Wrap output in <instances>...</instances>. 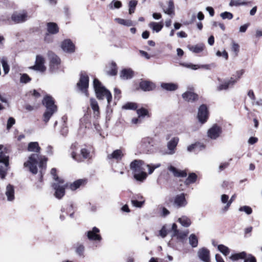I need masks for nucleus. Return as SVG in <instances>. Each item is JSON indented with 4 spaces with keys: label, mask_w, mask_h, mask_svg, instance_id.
I'll use <instances>...</instances> for the list:
<instances>
[{
    "label": "nucleus",
    "mask_w": 262,
    "mask_h": 262,
    "mask_svg": "<svg viewBox=\"0 0 262 262\" xmlns=\"http://www.w3.org/2000/svg\"><path fill=\"white\" fill-rule=\"evenodd\" d=\"M40 147L37 142H32L29 143L28 150L31 152H36V154H32L29 157L28 160L24 163V166L28 167L30 171L33 174L37 173V165L39 166L40 172L41 174L40 181H42L43 170L46 169V162L47 159L44 156L39 155Z\"/></svg>",
    "instance_id": "nucleus-1"
},
{
    "label": "nucleus",
    "mask_w": 262,
    "mask_h": 262,
    "mask_svg": "<svg viewBox=\"0 0 262 262\" xmlns=\"http://www.w3.org/2000/svg\"><path fill=\"white\" fill-rule=\"evenodd\" d=\"M161 166L160 163L156 164H146L141 160H135L130 164V168L134 173V178L138 181L143 182L147 178V174L144 171L145 167L148 168V173L151 174L155 169Z\"/></svg>",
    "instance_id": "nucleus-2"
},
{
    "label": "nucleus",
    "mask_w": 262,
    "mask_h": 262,
    "mask_svg": "<svg viewBox=\"0 0 262 262\" xmlns=\"http://www.w3.org/2000/svg\"><path fill=\"white\" fill-rule=\"evenodd\" d=\"M51 174L53 176L55 182L52 184V187L55 190V196L58 199H61L65 194V189L68 186L67 183L59 178L56 175V169L55 168H52L51 170Z\"/></svg>",
    "instance_id": "nucleus-3"
},
{
    "label": "nucleus",
    "mask_w": 262,
    "mask_h": 262,
    "mask_svg": "<svg viewBox=\"0 0 262 262\" xmlns=\"http://www.w3.org/2000/svg\"><path fill=\"white\" fill-rule=\"evenodd\" d=\"M42 103L46 108V111L43 115V121L46 124L48 122L52 115L57 112V108L54 104L53 98L50 96H46L43 99Z\"/></svg>",
    "instance_id": "nucleus-4"
},
{
    "label": "nucleus",
    "mask_w": 262,
    "mask_h": 262,
    "mask_svg": "<svg viewBox=\"0 0 262 262\" xmlns=\"http://www.w3.org/2000/svg\"><path fill=\"white\" fill-rule=\"evenodd\" d=\"M93 84L97 98L102 100L104 97H106L107 101V106H108L112 98L110 92L103 86L100 81L97 79H94Z\"/></svg>",
    "instance_id": "nucleus-5"
},
{
    "label": "nucleus",
    "mask_w": 262,
    "mask_h": 262,
    "mask_svg": "<svg viewBox=\"0 0 262 262\" xmlns=\"http://www.w3.org/2000/svg\"><path fill=\"white\" fill-rule=\"evenodd\" d=\"M3 145H0V178H5L9 168V156L7 152L2 151Z\"/></svg>",
    "instance_id": "nucleus-6"
},
{
    "label": "nucleus",
    "mask_w": 262,
    "mask_h": 262,
    "mask_svg": "<svg viewBox=\"0 0 262 262\" xmlns=\"http://www.w3.org/2000/svg\"><path fill=\"white\" fill-rule=\"evenodd\" d=\"M139 149L143 153H151L154 150V141L152 138L145 137L141 139Z\"/></svg>",
    "instance_id": "nucleus-7"
},
{
    "label": "nucleus",
    "mask_w": 262,
    "mask_h": 262,
    "mask_svg": "<svg viewBox=\"0 0 262 262\" xmlns=\"http://www.w3.org/2000/svg\"><path fill=\"white\" fill-rule=\"evenodd\" d=\"M89 78L85 72H81L80 79L77 83V86L81 92L87 96V89L89 86Z\"/></svg>",
    "instance_id": "nucleus-8"
},
{
    "label": "nucleus",
    "mask_w": 262,
    "mask_h": 262,
    "mask_svg": "<svg viewBox=\"0 0 262 262\" xmlns=\"http://www.w3.org/2000/svg\"><path fill=\"white\" fill-rule=\"evenodd\" d=\"M48 56L50 59V67L52 71L54 72L58 68L60 64V58L52 52L48 53Z\"/></svg>",
    "instance_id": "nucleus-9"
},
{
    "label": "nucleus",
    "mask_w": 262,
    "mask_h": 262,
    "mask_svg": "<svg viewBox=\"0 0 262 262\" xmlns=\"http://www.w3.org/2000/svg\"><path fill=\"white\" fill-rule=\"evenodd\" d=\"M188 91L184 93L182 95L183 99L187 102H194L198 99V95L194 93L193 88L192 86H188Z\"/></svg>",
    "instance_id": "nucleus-10"
},
{
    "label": "nucleus",
    "mask_w": 262,
    "mask_h": 262,
    "mask_svg": "<svg viewBox=\"0 0 262 262\" xmlns=\"http://www.w3.org/2000/svg\"><path fill=\"white\" fill-rule=\"evenodd\" d=\"M208 117V112L207 106L204 105H201L199 108L198 114V118L200 122L204 123L205 122Z\"/></svg>",
    "instance_id": "nucleus-11"
},
{
    "label": "nucleus",
    "mask_w": 262,
    "mask_h": 262,
    "mask_svg": "<svg viewBox=\"0 0 262 262\" xmlns=\"http://www.w3.org/2000/svg\"><path fill=\"white\" fill-rule=\"evenodd\" d=\"M44 58L40 55H37L36 57L35 64L30 67V69L43 72L46 69V67L44 66Z\"/></svg>",
    "instance_id": "nucleus-12"
},
{
    "label": "nucleus",
    "mask_w": 262,
    "mask_h": 262,
    "mask_svg": "<svg viewBox=\"0 0 262 262\" xmlns=\"http://www.w3.org/2000/svg\"><path fill=\"white\" fill-rule=\"evenodd\" d=\"M28 15L26 12H15L11 15L12 20L15 24L21 23L27 20Z\"/></svg>",
    "instance_id": "nucleus-13"
},
{
    "label": "nucleus",
    "mask_w": 262,
    "mask_h": 262,
    "mask_svg": "<svg viewBox=\"0 0 262 262\" xmlns=\"http://www.w3.org/2000/svg\"><path fill=\"white\" fill-rule=\"evenodd\" d=\"M179 141L178 137H175L172 138L167 143V147L168 149L167 154L173 155L176 152V147Z\"/></svg>",
    "instance_id": "nucleus-14"
},
{
    "label": "nucleus",
    "mask_w": 262,
    "mask_h": 262,
    "mask_svg": "<svg viewBox=\"0 0 262 262\" xmlns=\"http://www.w3.org/2000/svg\"><path fill=\"white\" fill-rule=\"evenodd\" d=\"M236 82V80H235L234 78L231 77L229 79L225 80L223 81L222 83L220 84L217 87V90L218 91L227 90L230 87L233 86Z\"/></svg>",
    "instance_id": "nucleus-15"
},
{
    "label": "nucleus",
    "mask_w": 262,
    "mask_h": 262,
    "mask_svg": "<svg viewBox=\"0 0 262 262\" xmlns=\"http://www.w3.org/2000/svg\"><path fill=\"white\" fill-rule=\"evenodd\" d=\"M198 255L200 259L204 262H210V251L206 248H202L199 250Z\"/></svg>",
    "instance_id": "nucleus-16"
},
{
    "label": "nucleus",
    "mask_w": 262,
    "mask_h": 262,
    "mask_svg": "<svg viewBox=\"0 0 262 262\" xmlns=\"http://www.w3.org/2000/svg\"><path fill=\"white\" fill-rule=\"evenodd\" d=\"M167 169L175 177L185 178L187 176V172L185 170H180L172 165H169L167 167Z\"/></svg>",
    "instance_id": "nucleus-17"
},
{
    "label": "nucleus",
    "mask_w": 262,
    "mask_h": 262,
    "mask_svg": "<svg viewBox=\"0 0 262 262\" xmlns=\"http://www.w3.org/2000/svg\"><path fill=\"white\" fill-rule=\"evenodd\" d=\"M99 229L96 227H93L92 230L87 232V236L90 241H99L101 239L100 235L98 234L99 232Z\"/></svg>",
    "instance_id": "nucleus-18"
},
{
    "label": "nucleus",
    "mask_w": 262,
    "mask_h": 262,
    "mask_svg": "<svg viewBox=\"0 0 262 262\" xmlns=\"http://www.w3.org/2000/svg\"><path fill=\"white\" fill-rule=\"evenodd\" d=\"M61 48L67 52H73L75 50V46L70 39L64 40L61 44Z\"/></svg>",
    "instance_id": "nucleus-19"
},
{
    "label": "nucleus",
    "mask_w": 262,
    "mask_h": 262,
    "mask_svg": "<svg viewBox=\"0 0 262 262\" xmlns=\"http://www.w3.org/2000/svg\"><path fill=\"white\" fill-rule=\"evenodd\" d=\"M140 87L144 91H150L156 88V85L151 81L144 80L140 82Z\"/></svg>",
    "instance_id": "nucleus-20"
},
{
    "label": "nucleus",
    "mask_w": 262,
    "mask_h": 262,
    "mask_svg": "<svg viewBox=\"0 0 262 262\" xmlns=\"http://www.w3.org/2000/svg\"><path fill=\"white\" fill-rule=\"evenodd\" d=\"M174 204L178 207H184L187 204L184 193L177 195L174 198Z\"/></svg>",
    "instance_id": "nucleus-21"
},
{
    "label": "nucleus",
    "mask_w": 262,
    "mask_h": 262,
    "mask_svg": "<svg viewBox=\"0 0 262 262\" xmlns=\"http://www.w3.org/2000/svg\"><path fill=\"white\" fill-rule=\"evenodd\" d=\"M221 133V129L217 125L213 126L208 131V136L212 139H216Z\"/></svg>",
    "instance_id": "nucleus-22"
},
{
    "label": "nucleus",
    "mask_w": 262,
    "mask_h": 262,
    "mask_svg": "<svg viewBox=\"0 0 262 262\" xmlns=\"http://www.w3.org/2000/svg\"><path fill=\"white\" fill-rule=\"evenodd\" d=\"M5 195L8 201L11 202L14 200V188L11 184H8L6 188Z\"/></svg>",
    "instance_id": "nucleus-23"
},
{
    "label": "nucleus",
    "mask_w": 262,
    "mask_h": 262,
    "mask_svg": "<svg viewBox=\"0 0 262 262\" xmlns=\"http://www.w3.org/2000/svg\"><path fill=\"white\" fill-rule=\"evenodd\" d=\"M123 155H124L121 149H116L114 150L112 154L107 155V159H114L116 161H120L122 159Z\"/></svg>",
    "instance_id": "nucleus-24"
},
{
    "label": "nucleus",
    "mask_w": 262,
    "mask_h": 262,
    "mask_svg": "<svg viewBox=\"0 0 262 262\" xmlns=\"http://www.w3.org/2000/svg\"><path fill=\"white\" fill-rule=\"evenodd\" d=\"M134 72L130 69H123L120 73V77L122 79H130L133 77Z\"/></svg>",
    "instance_id": "nucleus-25"
},
{
    "label": "nucleus",
    "mask_w": 262,
    "mask_h": 262,
    "mask_svg": "<svg viewBox=\"0 0 262 262\" xmlns=\"http://www.w3.org/2000/svg\"><path fill=\"white\" fill-rule=\"evenodd\" d=\"M86 182L87 180L85 179L77 180L70 184V188L72 190H75L79 188L81 186L84 185Z\"/></svg>",
    "instance_id": "nucleus-26"
},
{
    "label": "nucleus",
    "mask_w": 262,
    "mask_h": 262,
    "mask_svg": "<svg viewBox=\"0 0 262 262\" xmlns=\"http://www.w3.org/2000/svg\"><path fill=\"white\" fill-rule=\"evenodd\" d=\"M189 233V231L188 230H185L184 231L179 230L176 234H172V237H177V239L180 240L181 242H183Z\"/></svg>",
    "instance_id": "nucleus-27"
},
{
    "label": "nucleus",
    "mask_w": 262,
    "mask_h": 262,
    "mask_svg": "<svg viewBox=\"0 0 262 262\" xmlns=\"http://www.w3.org/2000/svg\"><path fill=\"white\" fill-rule=\"evenodd\" d=\"M161 86L163 89L168 91H174L178 89V85L174 83H162Z\"/></svg>",
    "instance_id": "nucleus-28"
},
{
    "label": "nucleus",
    "mask_w": 262,
    "mask_h": 262,
    "mask_svg": "<svg viewBox=\"0 0 262 262\" xmlns=\"http://www.w3.org/2000/svg\"><path fill=\"white\" fill-rule=\"evenodd\" d=\"M47 30L49 33L55 34L58 32L59 28L56 23H48L47 24Z\"/></svg>",
    "instance_id": "nucleus-29"
},
{
    "label": "nucleus",
    "mask_w": 262,
    "mask_h": 262,
    "mask_svg": "<svg viewBox=\"0 0 262 262\" xmlns=\"http://www.w3.org/2000/svg\"><path fill=\"white\" fill-rule=\"evenodd\" d=\"M188 48L190 51L194 53H199L203 51L204 45L202 43H199L194 46H188Z\"/></svg>",
    "instance_id": "nucleus-30"
},
{
    "label": "nucleus",
    "mask_w": 262,
    "mask_h": 262,
    "mask_svg": "<svg viewBox=\"0 0 262 262\" xmlns=\"http://www.w3.org/2000/svg\"><path fill=\"white\" fill-rule=\"evenodd\" d=\"M181 65H182L183 66H184L186 68H190L193 70H196L200 68H205L206 69H209L210 67L211 66H213V64H204V65H202L201 66H199L198 65L193 64L191 63H182Z\"/></svg>",
    "instance_id": "nucleus-31"
},
{
    "label": "nucleus",
    "mask_w": 262,
    "mask_h": 262,
    "mask_svg": "<svg viewBox=\"0 0 262 262\" xmlns=\"http://www.w3.org/2000/svg\"><path fill=\"white\" fill-rule=\"evenodd\" d=\"M181 225L184 227H188L191 224L190 219L186 216H182L178 220Z\"/></svg>",
    "instance_id": "nucleus-32"
},
{
    "label": "nucleus",
    "mask_w": 262,
    "mask_h": 262,
    "mask_svg": "<svg viewBox=\"0 0 262 262\" xmlns=\"http://www.w3.org/2000/svg\"><path fill=\"white\" fill-rule=\"evenodd\" d=\"M148 26L153 31H155L156 32H160L163 27L162 23L156 22H151L149 24Z\"/></svg>",
    "instance_id": "nucleus-33"
},
{
    "label": "nucleus",
    "mask_w": 262,
    "mask_h": 262,
    "mask_svg": "<svg viewBox=\"0 0 262 262\" xmlns=\"http://www.w3.org/2000/svg\"><path fill=\"white\" fill-rule=\"evenodd\" d=\"M91 106L94 111L95 116H98L99 114V107L97 101L95 99H90Z\"/></svg>",
    "instance_id": "nucleus-34"
},
{
    "label": "nucleus",
    "mask_w": 262,
    "mask_h": 262,
    "mask_svg": "<svg viewBox=\"0 0 262 262\" xmlns=\"http://www.w3.org/2000/svg\"><path fill=\"white\" fill-rule=\"evenodd\" d=\"M71 148L73 150L71 154L72 158L77 162H81L82 161V158L80 155H79L77 151L76 144H73L71 146Z\"/></svg>",
    "instance_id": "nucleus-35"
},
{
    "label": "nucleus",
    "mask_w": 262,
    "mask_h": 262,
    "mask_svg": "<svg viewBox=\"0 0 262 262\" xmlns=\"http://www.w3.org/2000/svg\"><path fill=\"white\" fill-rule=\"evenodd\" d=\"M189 243L192 248H195L198 245V238L194 234H191L189 237Z\"/></svg>",
    "instance_id": "nucleus-36"
},
{
    "label": "nucleus",
    "mask_w": 262,
    "mask_h": 262,
    "mask_svg": "<svg viewBox=\"0 0 262 262\" xmlns=\"http://www.w3.org/2000/svg\"><path fill=\"white\" fill-rule=\"evenodd\" d=\"M197 179V176L195 173H190L187 178L186 179L185 181V184L187 185H189L190 184L194 183Z\"/></svg>",
    "instance_id": "nucleus-37"
},
{
    "label": "nucleus",
    "mask_w": 262,
    "mask_h": 262,
    "mask_svg": "<svg viewBox=\"0 0 262 262\" xmlns=\"http://www.w3.org/2000/svg\"><path fill=\"white\" fill-rule=\"evenodd\" d=\"M85 250V247L83 245L78 243L76 245L75 248V252L77 254H78L80 256L84 257V252Z\"/></svg>",
    "instance_id": "nucleus-38"
},
{
    "label": "nucleus",
    "mask_w": 262,
    "mask_h": 262,
    "mask_svg": "<svg viewBox=\"0 0 262 262\" xmlns=\"http://www.w3.org/2000/svg\"><path fill=\"white\" fill-rule=\"evenodd\" d=\"M247 254L245 252H242L239 253L234 254L231 255L230 258L233 261L237 260L239 259H244L246 258Z\"/></svg>",
    "instance_id": "nucleus-39"
},
{
    "label": "nucleus",
    "mask_w": 262,
    "mask_h": 262,
    "mask_svg": "<svg viewBox=\"0 0 262 262\" xmlns=\"http://www.w3.org/2000/svg\"><path fill=\"white\" fill-rule=\"evenodd\" d=\"M115 21H117L119 24L126 26H133V22L131 20L129 19H124L120 18H115Z\"/></svg>",
    "instance_id": "nucleus-40"
},
{
    "label": "nucleus",
    "mask_w": 262,
    "mask_h": 262,
    "mask_svg": "<svg viewBox=\"0 0 262 262\" xmlns=\"http://www.w3.org/2000/svg\"><path fill=\"white\" fill-rule=\"evenodd\" d=\"M217 249L225 256L228 255L230 253V249L227 246L221 244L217 246Z\"/></svg>",
    "instance_id": "nucleus-41"
},
{
    "label": "nucleus",
    "mask_w": 262,
    "mask_h": 262,
    "mask_svg": "<svg viewBox=\"0 0 262 262\" xmlns=\"http://www.w3.org/2000/svg\"><path fill=\"white\" fill-rule=\"evenodd\" d=\"M137 107V104L134 102H127L122 106V108L123 109L132 110H136Z\"/></svg>",
    "instance_id": "nucleus-42"
},
{
    "label": "nucleus",
    "mask_w": 262,
    "mask_h": 262,
    "mask_svg": "<svg viewBox=\"0 0 262 262\" xmlns=\"http://www.w3.org/2000/svg\"><path fill=\"white\" fill-rule=\"evenodd\" d=\"M165 13L171 15L174 13V4L172 1L168 2V6L166 10H164Z\"/></svg>",
    "instance_id": "nucleus-43"
},
{
    "label": "nucleus",
    "mask_w": 262,
    "mask_h": 262,
    "mask_svg": "<svg viewBox=\"0 0 262 262\" xmlns=\"http://www.w3.org/2000/svg\"><path fill=\"white\" fill-rule=\"evenodd\" d=\"M138 1L136 0H131L129 2V13L130 14L134 13Z\"/></svg>",
    "instance_id": "nucleus-44"
},
{
    "label": "nucleus",
    "mask_w": 262,
    "mask_h": 262,
    "mask_svg": "<svg viewBox=\"0 0 262 262\" xmlns=\"http://www.w3.org/2000/svg\"><path fill=\"white\" fill-rule=\"evenodd\" d=\"M137 113L139 117H144L145 116H149L147 110L143 107L137 110Z\"/></svg>",
    "instance_id": "nucleus-45"
},
{
    "label": "nucleus",
    "mask_w": 262,
    "mask_h": 262,
    "mask_svg": "<svg viewBox=\"0 0 262 262\" xmlns=\"http://www.w3.org/2000/svg\"><path fill=\"white\" fill-rule=\"evenodd\" d=\"M247 4V2H241L239 0H231L229 3V6L231 7L233 6H239L245 5Z\"/></svg>",
    "instance_id": "nucleus-46"
},
{
    "label": "nucleus",
    "mask_w": 262,
    "mask_h": 262,
    "mask_svg": "<svg viewBox=\"0 0 262 262\" xmlns=\"http://www.w3.org/2000/svg\"><path fill=\"white\" fill-rule=\"evenodd\" d=\"M122 6V3L120 1H112L108 5V7L111 9H113L114 8L119 9L121 8Z\"/></svg>",
    "instance_id": "nucleus-47"
},
{
    "label": "nucleus",
    "mask_w": 262,
    "mask_h": 262,
    "mask_svg": "<svg viewBox=\"0 0 262 262\" xmlns=\"http://www.w3.org/2000/svg\"><path fill=\"white\" fill-rule=\"evenodd\" d=\"M239 211H244L246 214L249 215L252 213V208L248 206H244L242 207H241L239 208Z\"/></svg>",
    "instance_id": "nucleus-48"
},
{
    "label": "nucleus",
    "mask_w": 262,
    "mask_h": 262,
    "mask_svg": "<svg viewBox=\"0 0 262 262\" xmlns=\"http://www.w3.org/2000/svg\"><path fill=\"white\" fill-rule=\"evenodd\" d=\"M220 16L223 19H227L229 20L231 19L233 17V14L231 13L226 11L220 14Z\"/></svg>",
    "instance_id": "nucleus-49"
},
{
    "label": "nucleus",
    "mask_w": 262,
    "mask_h": 262,
    "mask_svg": "<svg viewBox=\"0 0 262 262\" xmlns=\"http://www.w3.org/2000/svg\"><path fill=\"white\" fill-rule=\"evenodd\" d=\"M31 81V78L27 74H23L21 75L20 82L21 83H26Z\"/></svg>",
    "instance_id": "nucleus-50"
},
{
    "label": "nucleus",
    "mask_w": 262,
    "mask_h": 262,
    "mask_svg": "<svg viewBox=\"0 0 262 262\" xmlns=\"http://www.w3.org/2000/svg\"><path fill=\"white\" fill-rule=\"evenodd\" d=\"M2 64L5 74H8L9 71V67L7 61L4 59H3L2 60Z\"/></svg>",
    "instance_id": "nucleus-51"
},
{
    "label": "nucleus",
    "mask_w": 262,
    "mask_h": 262,
    "mask_svg": "<svg viewBox=\"0 0 262 262\" xmlns=\"http://www.w3.org/2000/svg\"><path fill=\"white\" fill-rule=\"evenodd\" d=\"M131 203L133 206L136 207L141 208L144 203V200L142 201H138L137 200H132L131 201Z\"/></svg>",
    "instance_id": "nucleus-52"
},
{
    "label": "nucleus",
    "mask_w": 262,
    "mask_h": 262,
    "mask_svg": "<svg viewBox=\"0 0 262 262\" xmlns=\"http://www.w3.org/2000/svg\"><path fill=\"white\" fill-rule=\"evenodd\" d=\"M117 66L115 62H113L112 63V69L111 71L108 72L109 75L111 76H115L117 74Z\"/></svg>",
    "instance_id": "nucleus-53"
},
{
    "label": "nucleus",
    "mask_w": 262,
    "mask_h": 262,
    "mask_svg": "<svg viewBox=\"0 0 262 262\" xmlns=\"http://www.w3.org/2000/svg\"><path fill=\"white\" fill-rule=\"evenodd\" d=\"M80 151V154L81 155L83 159H86L89 158L90 151L88 149L85 148H82Z\"/></svg>",
    "instance_id": "nucleus-54"
},
{
    "label": "nucleus",
    "mask_w": 262,
    "mask_h": 262,
    "mask_svg": "<svg viewBox=\"0 0 262 262\" xmlns=\"http://www.w3.org/2000/svg\"><path fill=\"white\" fill-rule=\"evenodd\" d=\"M15 123V119L12 117H10L7 121V128L9 129Z\"/></svg>",
    "instance_id": "nucleus-55"
},
{
    "label": "nucleus",
    "mask_w": 262,
    "mask_h": 262,
    "mask_svg": "<svg viewBox=\"0 0 262 262\" xmlns=\"http://www.w3.org/2000/svg\"><path fill=\"white\" fill-rule=\"evenodd\" d=\"M244 262H256V258L254 256L251 254L248 255V256L244 258Z\"/></svg>",
    "instance_id": "nucleus-56"
},
{
    "label": "nucleus",
    "mask_w": 262,
    "mask_h": 262,
    "mask_svg": "<svg viewBox=\"0 0 262 262\" xmlns=\"http://www.w3.org/2000/svg\"><path fill=\"white\" fill-rule=\"evenodd\" d=\"M216 55L217 56H219V57L223 56L225 58V59H226V60L228 58V53L225 50L222 53L221 51H217V52L216 53Z\"/></svg>",
    "instance_id": "nucleus-57"
},
{
    "label": "nucleus",
    "mask_w": 262,
    "mask_h": 262,
    "mask_svg": "<svg viewBox=\"0 0 262 262\" xmlns=\"http://www.w3.org/2000/svg\"><path fill=\"white\" fill-rule=\"evenodd\" d=\"M167 233L165 227V226H163L162 228L160 230L159 234L162 237L164 238L167 235Z\"/></svg>",
    "instance_id": "nucleus-58"
},
{
    "label": "nucleus",
    "mask_w": 262,
    "mask_h": 262,
    "mask_svg": "<svg viewBox=\"0 0 262 262\" xmlns=\"http://www.w3.org/2000/svg\"><path fill=\"white\" fill-rule=\"evenodd\" d=\"M221 199L222 203L226 204L229 201V196L227 194H222Z\"/></svg>",
    "instance_id": "nucleus-59"
},
{
    "label": "nucleus",
    "mask_w": 262,
    "mask_h": 262,
    "mask_svg": "<svg viewBox=\"0 0 262 262\" xmlns=\"http://www.w3.org/2000/svg\"><path fill=\"white\" fill-rule=\"evenodd\" d=\"M114 93H115V94H114L115 99H117V100H119L120 98V95L121 94V91L119 89L115 88L114 89Z\"/></svg>",
    "instance_id": "nucleus-60"
},
{
    "label": "nucleus",
    "mask_w": 262,
    "mask_h": 262,
    "mask_svg": "<svg viewBox=\"0 0 262 262\" xmlns=\"http://www.w3.org/2000/svg\"><path fill=\"white\" fill-rule=\"evenodd\" d=\"M60 132L61 134L63 136H66L68 134V129L66 124H63V127Z\"/></svg>",
    "instance_id": "nucleus-61"
},
{
    "label": "nucleus",
    "mask_w": 262,
    "mask_h": 262,
    "mask_svg": "<svg viewBox=\"0 0 262 262\" xmlns=\"http://www.w3.org/2000/svg\"><path fill=\"white\" fill-rule=\"evenodd\" d=\"M197 144H192L187 147V150L189 152L193 151L198 147Z\"/></svg>",
    "instance_id": "nucleus-62"
},
{
    "label": "nucleus",
    "mask_w": 262,
    "mask_h": 262,
    "mask_svg": "<svg viewBox=\"0 0 262 262\" xmlns=\"http://www.w3.org/2000/svg\"><path fill=\"white\" fill-rule=\"evenodd\" d=\"M229 165L227 162L222 163L219 166V171H221L226 168Z\"/></svg>",
    "instance_id": "nucleus-63"
},
{
    "label": "nucleus",
    "mask_w": 262,
    "mask_h": 262,
    "mask_svg": "<svg viewBox=\"0 0 262 262\" xmlns=\"http://www.w3.org/2000/svg\"><path fill=\"white\" fill-rule=\"evenodd\" d=\"M232 50L235 53H237L239 51V46L238 44L233 42L232 43Z\"/></svg>",
    "instance_id": "nucleus-64"
}]
</instances>
